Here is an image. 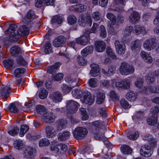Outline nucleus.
Listing matches in <instances>:
<instances>
[{"label":"nucleus","instance_id":"1","mask_svg":"<svg viewBox=\"0 0 159 159\" xmlns=\"http://www.w3.org/2000/svg\"><path fill=\"white\" fill-rule=\"evenodd\" d=\"M35 18L34 13L32 10H30L25 16L23 21L26 25L20 26L16 32L19 36H22L29 34V28L31 27L32 22Z\"/></svg>","mask_w":159,"mask_h":159},{"label":"nucleus","instance_id":"2","mask_svg":"<svg viewBox=\"0 0 159 159\" xmlns=\"http://www.w3.org/2000/svg\"><path fill=\"white\" fill-rule=\"evenodd\" d=\"M134 67L133 66L125 62L121 63L120 67V73L124 75L131 74L134 73Z\"/></svg>","mask_w":159,"mask_h":159},{"label":"nucleus","instance_id":"3","mask_svg":"<svg viewBox=\"0 0 159 159\" xmlns=\"http://www.w3.org/2000/svg\"><path fill=\"white\" fill-rule=\"evenodd\" d=\"M156 39L151 38L146 40L143 43V46L144 49L147 51H150L154 49L157 46Z\"/></svg>","mask_w":159,"mask_h":159},{"label":"nucleus","instance_id":"4","mask_svg":"<svg viewBox=\"0 0 159 159\" xmlns=\"http://www.w3.org/2000/svg\"><path fill=\"white\" fill-rule=\"evenodd\" d=\"M88 133L87 129L82 127L76 128L73 133L75 138L77 139H84Z\"/></svg>","mask_w":159,"mask_h":159},{"label":"nucleus","instance_id":"5","mask_svg":"<svg viewBox=\"0 0 159 159\" xmlns=\"http://www.w3.org/2000/svg\"><path fill=\"white\" fill-rule=\"evenodd\" d=\"M79 104L73 100L68 101L66 103V108L68 112L71 113H75L78 109Z\"/></svg>","mask_w":159,"mask_h":159},{"label":"nucleus","instance_id":"6","mask_svg":"<svg viewBox=\"0 0 159 159\" xmlns=\"http://www.w3.org/2000/svg\"><path fill=\"white\" fill-rule=\"evenodd\" d=\"M17 28V26L15 25L11 24L10 25L8 29L6 30L4 33L5 34H10L9 36L10 40L16 41L17 40V38L16 37L15 31Z\"/></svg>","mask_w":159,"mask_h":159},{"label":"nucleus","instance_id":"7","mask_svg":"<svg viewBox=\"0 0 159 159\" xmlns=\"http://www.w3.org/2000/svg\"><path fill=\"white\" fill-rule=\"evenodd\" d=\"M114 44L117 54L120 55L124 54L125 51V46L123 42L116 40L114 42Z\"/></svg>","mask_w":159,"mask_h":159},{"label":"nucleus","instance_id":"8","mask_svg":"<svg viewBox=\"0 0 159 159\" xmlns=\"http://www.w3.org/2000/svg\"><path fill=\"white\" fill-rule=\"evenodd\" d=\"M140 153L143 156L148 157H150L153 153L151 147L147 145L142 146L140 149Z\"/></svg>","mask_w":159,"mask_h":159},{"label":"nucleus","instance_id":"9","mask_svg":"<svg viewBox=\"0 0 159 159\" xmlns=\"http://www.w3.org/2000/svg\"><path fill=\"white\" fill-rule=\"evenodd\" d=\"M83 98L80 100L81 102L85 104L91 105L94 102V99L92 98L91 93L88 92L83 93Z\"/></svg>","mask_w":159,"mask_h":159},{"label":"nucleus","instance_id":"10","mask_svg":"<svg viewBox=\"0 0 159 159\" xmlns=\"http://www.w3.org/2000/svg\"><path fill=\"white\" fill-rule=\"evenodd\" d=\"M51 149L56 152L58 154L60 153L63 154L67 150V147L66 144L61 143L57 145L53 148V149L52 148Z\"/></svg>","mask_w":159,"mask_h":159},{"label":"nucleus","instance_id":"11","mask_svg":"<svg viewBox=\"0 0 159 159\" xmlns=\"http://www.w3.org/2000/svg\"><path fill=\"white\" fill-rule=\"evenodd\" d=\"M79 23L80 25L83 26H84L86 24L89 23L90 26L92 24L91 18L89 16L86 17L80 16L79 19Z\"/></svg>","mask_w":159,"mask_h":159},{"label":"nucleus","instance_id":"12","mask_svg":"<svg viewBox=\"0 0 159 159\" xmlns=\"http://www.w3.org/2000/svg\"><path fill=\"white\" fill-rule=\"evenodd\" d=\"M107 17L110 20L107 22V26L109 29H111L116 24V17L114 15L110 13H107Z\"/></svg>","mask_w":159,"mask_h":159},{"label":"nucleus","instance_id":"13","mask_svg":"<svg viewBox=\"0 0 159 159\" xmlns=\"http://www.w3.org/2000/svg\"><path fill=\"white\" fill-rule=\"evenodd\" d=\"M89 39V37L85 35L80 36L75 39V42L77 43L81 46H85L87 45Z\"/></svg>","mask_w":159,"mask_h":159},{"label":"nucleus","instance_id":"14","mask_svg":"<svg viewBox=\"0 0 159 159\" xmlns=\"http://www.w3.org/2000/svg\"><path fill=\"white\" fill-rule=\"evenodd\" d=\"M65 41V37L62 36H60L54 39L52 44L56 47H59L63 45Z\"/></svg>","mask_w":159,"mask_h":159},{"label":"nucleus","instance_id":"15","mask_svg":"<svg viewBox=\"0 0 159 159\" xmlns=\"http://www.w3.org/2000/svg\"><path fill=\"white\" fill-rule=\"evenodd\" d=\"M140 55L141 58L146 62L149 64L152 62V58L150 53L142 51L140 52Z\"/></svg>","mask_w":159,"mask_h":159},{"label":"nucleus","instance_id":"16","mask_svg":"<svg viewBox=\"0 0 159 159\" xmlns=\"http://www.w3.org/2000/svg\"><path fill=\"white\" fill-rule=\"evenodd\" d=\"M43 116L42 120L45 123H51L54 121L55 116L51 112H47V113Z\"/></svg>","mask_w":159,"mask_h":159},{"label":"nucleus","instance_id":"17","mask_svg":"<svg viewBox=\"0 0 159 159\" xmlns=\"http://www.w3.org/2000/svg\"><path fill=\"white\" fill-rule=\"evenodd\" d=\"M95 47L96 50L98 52H103L105 49V43L102 41H97L95 42Z\"/></svg>","mask_w":159,"mask_h":159},{"label":"nucleus","instance_id":"18","mask_svg":"<svg viewBox=\"0 0 159 159\" xmlns=\"http://www.w3.org/2000/svg\"><path fill=\"white\" fill-rule=\"evenodd\" d=\"M140 15L136 11H133L129 16V20L130 22L135 24L139 20Z\"/></svg>","mask_w":159,"mask_h":159},{"label":"nucleus","instance_id":"19","mask_svg":"<svg viewBox=\"0 0 159 159\" xmlns=\"http://www.w3.org/2000/svg\"><path fill=\"white\" fill-rule=\"evenodd\" d=\"M11 92V89L7 86H3L0 89L1 95L4 98H7Z\"/></svg>","mask_w":159,"mask_h":159},{"label":"nucleus","instance_id":"20","mask_svg":"<svg viewBox=\"0 0 159 159\" xmlns=\"http://www.w3.org/2000/svg\"><path fill=\"white\" fill-rule=\"evenodd\" d=\"M101 129L100 130H98L97 133H96L95 131H94L95 134L94 137L97 140H102L105 144L107 145L109 143V142L105 138L104 134L101 132Z\"/></svg>","mask_w":159,"mask_h":159},{"label":"nucleus","instance_id":"21","mask_svg":"<svg viewBox=\"0 0 159 159\" xmlns=\"http://www.w3.org/2000/svg\"><path fill=\"white\" fill-rule=\"evenodd\" d=\"M50 97L53 102L55 103L60 102L62 100L61 94L59 92H56L51 94Z\"/></svg>","mask_w":159,"mask_h":159},{"label":"nucleus","instance_id":"22","mask_svg":"<svg viewBox=\"0 0 159 159\" xmlns=\"http://www.w3.org/2000/svg\"><path fill=\"white\" fill-rule=\"evenodd\" d=\"M143 139L144 140L148 141L152 147H154L156 145V140L151 135H148L144 136L143 137Z\"/></svg>","mask_w":159,"mask_h":159},{"label":"nucleus","instance_id":"23","mask_svg":"<svg viewBox=\"0 0 159 159\" xmlns=\"http://www.w3.org/2000/svg\"><path fill=\"white\" fill-rule=\"evenodd\" d=\"M133 33L136 34H139L141 33L145 34L147 33L145 28L143 26L136 25L133 27Z\"/></svg>","mask_w":159,"mask_h":159},{"label":"nucleus","instance_id":"24","mask_svg":"<svg viewBox=\"0 0 159 159\" xmlns=\"http://www.w3.org/2000/svg\"><path fill=\"white\" fill-rule=\"evenodd\" d=\"M92 69L90 71V74L92 76L95 77L99 74V68L98 65L95 64L93 63L90 65Z\"/></svg>","mask_w":159,"mask_h":159},{"label":"nucleus","instance_id":"25","mask_svg":"<svg viewBox=\"0 0 159 159\" xmlns=\"http://www.w3.org/2000/svg\"><path fill=\"white\" fill-rule=\"evenodd\" d=\"M139 132L136 130H130L127 134L128 138L131 140H135L139 137Z\"/></svg>","mask_w":159,"mask_h":159},{"label":"nucleus","instance_id":"26","mask_svg":"<svg viewBox=\"0 0 159 159\" xmlns=\"http://www.w3.org/2000/svg\"><path fill=\"white\" fill-rule=\"evenodd\" d=\"M49 0H37L35 3V6L37 7H41L45 4L47 5H52L53 0L50 1Z\"/></svg>","mask_w":159,"mask_h":159},{"label":"nucleus","instance_id":"27","mask_svg":"<svg viewBox=\"0 0 159 159\" xmlns=\"http://www.w3.org/2000/svg\"><path fill=\"white\" fill-rule=\"evenodd\" d=\"M33 149L28 146H24L23 148V155L26 157L29 158L33 154Z\"/></svg>","mask_w":159,"mask_h":159},{"label":"nucleus","instance_id":"28","mask_svg":"<svg viewBox=\"0 0 159 159\" xmlns=\"http://www.w3.org/2000/svg\"><path fill=\"white\" fill-rule=\"evenodd\" d=\"M114 3L116 5L115 10L118 12H121L123 10V6L125 5V2L123 0H115Z\"/></svg>","mask_w":159,"mask_h":159},{"label":"nucleus","instance_id":"29","mask_svg":"<svg viewBox=\"0 0 159 159\" xmlns=\"http://www.w3.org/2000/svg\"><path fill=\"white\" fill-rule=\"evenodd\" d=\"M46 133L47 137L52 138L56 134V132L52 126H48L46 128Z\"/></svg>","mask_w":159,"mask_h":159},{"label":"nucleus","instance_id":"30","mask_svg":"<svg viewBox=\"0 0 159 159\" xmlns=\"http://www.w3.org/2000/svg\"><path fill=\"white\" fill-rule=\"evenodd\" d=\"M61 64L60 62H57L52 66H48L47 68V72L49 73L52 74L56 72Z\"/></svg>","mask_w":159,"mask_h":159},{"label":"nucleus","instance_id":"31","mask_svg":"<svg viewBox=\"0 0 159 159\" xmlns=\"http://www.w3.org/2000/svg\"><path fill=\"white\" fill-rule=\"evenodd\" d=\"M10 52L12 56H16L20 54L21 52V51L20 47L17 46H14L11 48Z\"/></svg>","mask_w":159,"mask_h":159},{"label":"nucleus","instance_id":"32","mask_svg":"<svg viewBox=\"0 0 159 159\" xmlns=\"http://www.w3.org/2000/svg\"><path fill=\"white\" fill-rule=\"evenodd\" d=\"M109 97L114 102H117L119 100V96L116 92L114 90H111L110 92Z\"/></svg>","mask_w":159,"mask_h":159},{"label":"nucleus","instance_id":"33","mask_svg":"<svg viewBox=\"0 0 159 159\" xmlns=\"http://www.w3.org/2000/svg\"><path fill=\"white\" fill-rule=\"evenodd\" d=\"M147 123L150 125L153 126L157 123V116H151L147 119Z\"/></svg>","mask_w":159,"mask_h":159},{"label":"nucleus","instance_id":"34","mask_svg":"<svg viewBox=\"0 0 159 159\" xmlns=\"http://www.w3.org/2000/svg\"><path fill=\"white\" fill-rule=\"evenodd\" d=\"M157 75L154 73L148 74L146 76V80L148 84H152L155 82Z\"/></svg>","mask_w":159,"mask_h":159},{"label":"nucleus","instance_id":"35","mask_svg":"<svg viewBox=\"0 0 159 159\" xmlns=\"http://www.w3.org/2000/svg\"><path fill=\"white\" fill-rule=\"evenodd\" d=\"M99 25L96 23H94L93 26L91 29L90 31L85 30L84 32V33L85 35H88L90 33H96L98 31V29Z\"/></svg>","mask_w":159,"mask_h":159},{"label":"nucleus","instance_id":"36","mask_svg":"<svg viewBox=\"0 0 159 159\" xmlns=\"http://www.w3.org/2000/svg\"><path fill=\"white\" fill-rule=\"evenodd\" d=\"M137 94L133 91H130L126 94V98L130 101H134L136 99Z\"/></svg>","mask_w":159,"mask_h":159},{"label":"nucleus","instance_id":"37","mask_svg":"<svg viewBox=\"0 0 159 159\" xmlns=\"http://www.w3.org/2000/svg\"><path fill=\"white\" fill-rule=\"evenodd\" d=\"M3 63L4 67L7 69L12 68L14 64L13 61L11 59H6L4 60Z\"/></svg>","mask_w":159,"mask_h":159},{"label":"nucleus","instance_id":"38","mask_svg":"<svg viewBox=\"0 0 159 159\" xmlns=\"http://www.w3.org/2000/svg\"><path fill=\"white\" fill-rule=\"evenodd\" d=\"M141 41L139 39H136L133 41L131 44V48L132 50H135L137 48L140 47Z\"/></svg>","mask_w":159,"mask_h":159},{"label":"nucleus","instance_id":"39","mask_svg":"<svg viewBox=\"0 0 159 159\" xmlns=\"http://www.w3.org/2000/svg\"><path fill=\"white\" fill-rule=\"evenodd\" d=\"M72 93L73 96L77 98H80L83 95V93L80 89H74L72 91Z\"/></svg>","mask_w":159,"mask_h":159},{"label":"nucleus","instance_id":"40","mask_svg":"<svg viewBox=\"0 0 159 159\" xmlns=\"http://www.w3.org/2000/svg\"><path fill=\"white\" fill-rule=\"evenodd\" d=\"M122 152L124 154H130L132 150L127 145H123L120 147Z\"/></svg>","mask_w":159,"mask_h":159},{"label":"nucleus","instance_id":"41","mask_svg":"<svg viewBox=\"0 0 159 159\" xmlns=\"http://www.w3.org/2000/svg\"><path fill=\"white\" fill-rule=\"evenodd\" d=\"M93 51V48L92 46H88L83 49L81 52V54L83 57L87 56L88 54L92 53Z\"/></svg>","mask_w":159,"mask_h":159},{"label":"nucleus","instance_id":"42","mask_svg":"<svg viewBox=\"0 0 159 159\" xmlns=\"http://www.w3.org/2000/svg\"><path fill=\"white\" fill-rule=\"evenodd\" d=\"M70 133L69 131H64L58 134V138L61 140H64L67 139L70 136Z\"/></svg>","mask_w":159,"mask_h":159},{"label":"nucleus","instance_id":"43","mask_svg":"<svg viewBox=\"0 0 159 159\" xmlns=\"http://www.w3.org/2000/svg\"><path fill=\"white\" fill-rule=\"evenodd\" d=\"M92 125L94 127V131H95L96 133H97L98 130H100L102 126L101 122L98 120L93 122Z\"/></svg>","mask_w":159,"mask_h":159},{"label":"nucleus","instance_id":"44","mask_svg":"<svg viewBox=\"0 0 159 159\" xmlns=\"http://www.w3.org/2000/svg\"><path fill=\"white\" fill-rule=\"evenodd\" d=\"M14 146L18 150L22 149L24 147V145L21 140H16L14 141Z\"/></svg>","mask_w":159,"mask_h":159},{"label":"nucleus","instance_id":"45","mask_svg":"<svg viewBox=\"0 0 159 159\" xmlns=\"http://www.w3.org/2000/svg\"><path fill=\"white\" fill-rule=\"evenodd\" d=\"M25 71V70L23 68H18L16 69L14 71V75L16 78L19 77Z\"/></svg>","mask_w":159,"mask_h":159},{"label":"nucleus","instance_id":"46","mask_svg":"<svg viewBox=\"0 0 159 159\" xmlns=\"http://www.w3.org/2000/svg\"><path fill=\"white\" fill-rule=\"evenodd\" d=\"M115 67L111 66L109 68L107 72H106L105 70L103 69H102V71L103 73L106 74L107 76H110L115 73Z\"/></svg>","mask_w":159,"mask_h":159},{"label":"nucleus","instance_id":"47","mask_svg":"<svg viewBox=\"0 0 159 159\" xmlns=\"http://www.w3.org/2000/svg\"><path fill=\"white\" fill-rule=\"evenodd\" d=\"M36 110L37 112L41 115H44L47 113L46 108L43 106L39 105L36 107Z\"/></svg>","mask_w":159,"mask_h":159},{"label":"nucleus","instance_id":"48","mask_svg":"<svg viewBox=\"0 0 159 159\" xmlns=\"http://www.w3.org/2000/svg\"><path fill=\"white\" fill-rule=\"evenodd\" d=\"M74 8L77 11L81 12L85 10L86 7L83 4H77L74 6Z\"/></svg>","mask_w":159,"mask_h":159},{"label":"nucleus","instance_id":"49","mask_svg":"<svg viewBox=\"0 0 159 159\" xmlns=\"http://www.w3.org/2000/svg\"><path fill=\"white\" fill-rule=\"evenodd\" d=\"M89 85L91 87H97L98 84V81L97 79L95 78L90 79L88 81Z\"/></svg>","mask_w":159,"mask_h":159},{"label":"nucleus","instance_id":"50","mask_svg":"<svg viewBox=\"0 0 159 159\" xmlns=\"http://www.w3.org/2000/svg\"><path fill=\"white\" fill-rule=\"evenodd\" d=\"M105 98L104 94L102 93H99L97 95L96 102L98 104L102 103L104 101Z\"/></svg>","mask_w":159,"mask_h":159},{"label":"nucleus","instance_id":"51","mask_svg":"<svg viewBox=\"0 0 159 159\" xmlns=\"http://www.w3.org/2000/svg\"><path fill=\"white\" fill-rule=\"evenodd\" d=\"M63 19L61 16L59 15H56L52 18L51 22L52 24L57 23L59 24L61 23Z\"/></svg>","mask_w":159,"mask_h":159},{"label":"nucleus","instance_id":"52","mask_svg":"<svg viewBox=\"0 0 159 159\" xmlns=\"http://www.w3.org/2000/svg\"><path fill=\"white\" fill-rule=\"evenodd\" d=\"M121 81L123 84V89H129L130 88V80L127 78L124 79Z\"/></svg>","mask_w":159,"mask_h":159},{"label":"nucleus","instance_id":"53","mask_svg":"<svg viewBox=\"0 0 159 159\" xmlns=\"http://www.w3.org/2000/svg\"><path fill=\"white\" fill-rule=\"evenodd\" d=\"M121 107L125 109H129L131 107L127 101L124 99H122L120 101Z\"/></svg>","mask_w":159,"mask_h":159},{"label":"nucleus","instance_id":"54","mask_svg":"<svg viewBox=\"0 0 159 159\" xmlns=\"http://www.w3.org/2000/svg\"><path fill=\"white\" fill-rule=\"evenodd\" d=\"M144 80L142 78H139L134 82V85L136 87L141 89L143 87Z\"/></svg>","mask_w":159,"mask_h":159},{"label":"nucleus","instance_id":"55","mask_svg":"<svg viewBox=\"0 0 159 159\" xmlns=\"http://www.w3.org/2000/svg\"><path fill=\"white\" fill-rule=\"evenodd\" d=\"M75 86L71 87L70 86L66 84H63L61 88L62 89V92L65 94H67L69 93L71 90L72 89L73 87Z\"/></svg>","mask_w":159,"mask_h":159},{"label":"nucleus","instance_id":"56","mask_svg":"<svg viewBox=\"0 0 159 159\" xmlns=\"http://www.w3.org/2000/svg\"><path fill=\"white\" fill-rule=\"evenodd\" d=\"M29 126L26 125H22L20 127V136L21 137L23 136L29 130Z\"/></svg>","mask_w":159,"mask_h":159},{"label":"nucleus","instance_id":"57","mask_svg":"<svg viewBox=\"0 0 159 159\" xmlns=\"http://www.w3.org/2000/svg\"><path fill=\"white\" fill-rule=\"evenodd\" d=\"M48 92L44 89H42L40 90L39 94V98L41 99H44L47 96Z\"/></svg>","mask_w":159,"mask_h":159},{"label":"nucleus","instance_id":"58","mask_svg":"<svg viewBox=\"0 0 159 159\" xmlns=\"http://www.w3.org/2000/svg\"><path fill=\"white\" fill-rule=\"evenodd\" d=\"M8 109L10 112L12 113H16L19 111L18 109L14 103H11L9 105Z\"/></svg>","mask_w":159,"mask_h":159},{"label":"nucleus","instance_id":"59","mask_svg":"<svg viewBox=\"0 0 159 159\" xmlns=\"http://www.w3.org/2000/svg\"><path fill=\"white\" fill-rule=\"evenodd\" d=\"M68 22L70 25H73L76 22L77 19L73 15H70L68 17Z\"/></svg>","mask_w":159,"mask_h":159},{"label":"nucleus","instance_id":"60","mask_svg":"<svg viewBox=\"0 0 159 159\" xmlns=\"http://www.w3.org/2000/svg\"><path fill=\"white\" fill-rule=\"evenodd\" d=\"M77 60L80 66H84L87 63L86 60L83 57L80 56H78Z\"/></svg>","mask_w":159,"mask_h":159},{"label":"nucleus","instance_id":"61","mask_svg":"<svg viewBox=\"0 0 159 159\" xmlns=\"http://www.w3.org/2000/svg\"><path fill=\"white\" fill-rule=\"evenodd\" d=\"M50 142L47 139H41L39 143V145L40 147L48 146Z\"/></svg>","mask_w":159,"mask_h":159},{"label":"nucleus","instance_id":"62","mask_svg":"<svg viewBox=\"0 0 159 159\" xmlns=\"http://www.w3.org/2000/svg\"><path fill=\"white\" fill-rule=\"evenodd\" d=\"M52 52L51 44L49 42H47L45 46V52L47 54H48Z\"/></svg>","mask_w":159,"mask_h":159},{"label":"nucleus","instance_id":"63","mask_svg":"<svg viewBox=\"0 0 159 159\" xmlns=\"http://www.w3.org/2000/svg\"><path fill=\"white\" fill-rule=\"evenodd\" d=\"M133 27L132 26L127 27L124 31V35L125 36H129L131 32H133Z\"/></svg>","mask_w":159,"mask_h":159},{"label":"nucleus","instance_id":"64","mask_svg":"<svg viewBox=\"0 0 159 159\" xmlns=\"http://www.w3.org/2000/svg\"><path fill=\"white\" fill-rule=\"evenodd\" d=\"M106 52L107 55L112 59H116V58L115 55L113 52L112 49L110 48H107L106 50Z\"/></svg>","mask_w":159,"mask_h":159}]
</instances>
